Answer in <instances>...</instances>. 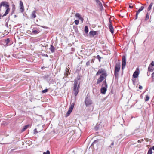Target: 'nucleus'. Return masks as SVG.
Masks as SVG:
<instances>
[{
    "label": "nucleus",
    "mask_w": 154,
    "mask_h": 154,
    "mask_svg": "<svg viewBox=\"0 0 154 154\" xmlns=\"http://www.w3.org/2000/svg\"><path fill=\"white\" fill-rule=\"evenodd\" d=\"M38 30V28L36 27H33V29H32L31 30Z\"/></svg>",
    "instance_id": "obj_38"
},
{
    "label": "nucleus",
    "mask_w": 154,
    "mask_h": 154,
    "mask_svg": "<svg viewBox=\"0 0 154 154\" xmlns=\"http://www.w3.org/2000/svg\"><path fill=\"white\" fill-rule=\"evenodd\" d=\"M150 149H151L152 150H154V146H153L152 147L150 148Z\"/></svg>",
    "instance_id": "obj_44"
},
{
    "label": "nucleus",
    "mask_w": 154,
    "mask_h": 154,
    "mask_svg": "<svg viewBox=\"0 0 154 154\" xmlns=\"http://www.w3.org/2000/svg\"><path fill=\"white\" fill-rule=\"evenodd\" d=\"M90 64V61H88V62H87L86 63V65L87 66H88Z\"/></svg>",
    "instance_id": "obj_34"
},
{
    "label": "nucleus",
    "mask_w": 154,
    "mask_h": 154,
    "mask_svg": "<svg viewBox=\"0 0 154 154\" xmlns=\"http://www.w3.org/2000/svg\"><path fill=\"white\" fill-rule=\"evenodd\" d=\"M16 9L15 6L14 4H13L12 5V10L15 11Z\"/></svg>",
    "instance_id": "obj_27"
},
{
    "label": "nucleus",
    "mask_w": 154,
    "mask_h": 154,
    "mask_svg": "<svg viewBox=\"0 0 154 154\" xmlns=\"http://www.w3.org/2000/svg\"><path fill=\"white\" fill-rule=\"evenodd\" d=\"M34 134H36L38 133V132L36 128L34 130Z\"/></svg>",
    "instance_id": "obj_33"
},
{
    "label": "nucleus",
    "mask_w": 154,
    "mask_h": 154,
    "mask_svg": "<svg viewBox=\"0 0 154 154\" xmlns=\"http://www.w3.org/2000/svg\"><path fill=\"white\" fill-rule=\"evenodd\" d=\"M15 11L11 10V15H12L14 12Z\"/></svg>",
    "instance_id": "obj_41"
},
{
    "label": "nucleus",
    "mask_w": 154,
    "mask_h": 154,
    "mask_svg": "<svg viewBox=\"0 0 154 154\" xmlns=\"http://www.w3.org/2000/svg\"><path fill=\"white\" fill-rule=\"evenodd\" d=\"M84 31L86 34L88 33V28L87 26H85V27Z\"/></svg>",
    "instance_id": "obj_22"
},
{
    "label": "nucleus",
    "mask_w": 154,
    "mask_h": 154,
    "mask_svg": "<svg viewBox=\"0 0 154 154\" xmlns=\"http://www.w3.org/2000/svg\"><path fill=\"white\" fill-rule=\"evenodd\" d=\"M79 19H80L81 20V21L82 22V23H83V21H84V19H83V18H82V17H81Z\"/></svg>",
    "instance_id": "obj_36"
},
{
    "label": "nucleus",
    "mask_w": 154,
    "mask_h": 154,
    "mask_svg": "<svg viewBox=\"0 0 154 154\" xmlns=\"http://www.w3.org/2000/svg\"><path fill=\"white\" fill-rule=\"evenodd\" d=\"M75 16L76 17H78L79 19L80 17H81L80 14L79 13H76V14Z\"/></svg>",
    "instance_id": "obj_24"
},
{
    "label": "nucleus",
    "mask_w": 154,
    "mask_h": 154,
    "mask_svg": "<svg viewBox=\"0 0 154 154\" xmlns=\"http://www.w3.org/2000/svg\"><path fill=\"white\" fill-rule=\"evenodd\" d=\"M98 31H91L89 32L90 36L93 37L95 35H98Z\"/></svg>",
    "instance_id": "obj_11"
},
{
    "label": "nucleus",
    "mask_w": 154,
    "mask_h": 154,
    "mask_svg": "<svg viewBox=\"0 0 154 154\" xmlns=\"http://www.w3.org/2000/svg\"><path fill=\"white\" fill-rule=\"evenodd\" d=\"M129 7L131 8H133V6H132L131 5H129Z\"/></svg>",
    "instance_id": "obj_46"
},
{
    "label": "nucleus",
    "mask_w": 154,
    "mask_h": 154,
    "mask_svg": "<svg viewBox=\"0 0 154 154\" xmlns=\"http://www.w3.org/2000/svg\"><path fill=\"white\" fill-rule=\"evenodd\" d=\"M101 74L100 77L97 79V84H99L103 81L102 87L100 89L101 93L103 94H105L107 91L108 87L106 79L107 76V72L105 69L101 68L99 69L97 72L96 75L98 76Z\"/></svg>",
    "instance_id": "obj_1"
},
{
    "label": "nucleus",
    "mask_w": 154,
    "mask_h": 154,
    "mask_svg": "<svg viewBox=\"0 0 154 154\" xmlns=\"http://www.w3.org/2000/svg\"><path fill=\"white\" fill-rule=\"evenodd\" d=\"M154 70V62L152 61L149 65L148 69V72H152Z\"/></svg>",
    "instance_id": "obj_8"
},
{
    "label": "nucleus",
    "mask_w": 154,
    "mask_h": 154,
    "mask_svg": "<svg viewBox=\"0 0 154 154\" xmlns=\"http://www.w3.org/2000/svg\"><path fill=\"white\" fill-rule=\"evenodd\" d=\"M149 96L148 95H146V97L145 99V101L146 102L148 101L149 100Z\"/></svg>",
    "instance_id": "obj_25"
},
{
    "label": "nucleus",
    "mask_w": 154,
    "mask_h": 154,
    "mask_svg": "<svg viewBox=\"0 0 154 154\" xmlns=\"http://www.w3.org/2000/svg\"><path fill=\"white\" fill-rule=\"evenodd\" d=\"M149 19V15L148 14V13H147L146 14V18H145V20H147Z\"/></svg>",
    "instance_id": "obj_28"
},
{
    "label": "nucleus",
    "mask_w": 154,
    "mask_h": 154,
    "mask_svg": "<svg viewBox=\"0 0 154 154\" xmlns=\"http://www.w3.org/2000/svg\"><path fill=\"white\" fill-rule=\"evenodd\" d=\"M99 60V62H100V59L101 58V57L99 55H97L96 57Z\"/></svg>",
    "instance_id": "obj_30"
},
{
    "label": "nucleus",
    "mask_w": 154,
    "mask_h": 154,
    "mask_svg": "<svg viewBox=\"0 0 154 154\" xmlns=\"http://www.w3.org/2000/svg\"><path fill=\"white\" fill-rule=\"evenodd\" d=\"M36 10L34 11H32V13L31 14V17L32 18L34 19L36 17Z\"/></svg>",
    "instance_id": "obj_13"
},
{
    "label": "nucleus",
    "mask_w": 154,
    "mask_h": 154,
    "mask_svg": "<svg viewBox=\"0 0 154 154\" xmlns=\"http://www.w3.org/2000/svg\"><path fill=\"white\" fill-rule=\"evenodd\" d=\"M139 74V72L137 71H135L133 73V76L134 78H137Z\"/></svg>",
    "instance_id": "obj_18"
},
{
    "label": "nucleus",
    "mask_w": 154,
    "mask_h": 154,
    "mask_svg": "<svg viewBox=\"0 0 154 154\" xmlns=\"http://www.w3.org/2000/svg\"><path fill=\"white\" fill-rule=\"evenodd\" d=\"M153 3L152 2L150 4L147 9V10L148 11H149L151 10V9L153 5Z\"/></svg>",
    "instance_id": "obj_21"
},
{
    "label": "nucleus",
    "mask_w": 154,
    "mask_h": 154,
    "mask_svg": "<svg viewBox=\"0 0 154 154\" xmlns=\"http://www.w3.org/2000/svg\"><path fill=\"white\" fill-rule=\"evenodd\" d=\"M85 102L86 106L87 107H88L93 103L92 100L90 98L88 97H86Z\"/></svg>",
    "instance_id": "obj_5"
},
{
    "label": "nucleus",
    "mask_w": 154,
    "mask_h": 154,
    "mask_svg": "<svg viewBox=\"0 0 154 154\" xmlns=\"http://www.w3.org/2000/svg\"><path fill=\"white\" fill-rule=\"evenodd\" d=\"M17 15H14V18H16V17H17Z\"/></svg>",
    "instance_id": "obj_49"
},
{
    "label": "nucleus",
    "mask_w": 154,
    "mask_h": 154,
    "mask_svg": "<svg viewBox=\"0 0 154 154\" xmlns=\"http://www.w3.org/2000/svg\"><path fill=\"white\" fill-rule=\"evenodd\" d=\"M81 76L79 75V74L76 78L74 80V82H75H75H76L77 83V84L78 85V81L80 80L81 79Z\"/></svg>",
    "instance_id": "obj_16"
},
{
    "label": "nucleus",
    "mask_w": 154,
    "mask_h": 154,
    "mask_svg": "<svg viewBox=\"0 0 154 154\" xmlns=\"http://www.w3.org/2000/svg\"><path fill=\"white\" fill-rule=\"evenodd\" d=\"M114 142H112L111 144V145L109 146L110 147H111V146H113L114 145Z\"/></svg>",
    "instance_id": "obj_43"
},
{
    "label": "nucleus",
    "mask_w": 154,
    "mask_h": 154,
    "mask_svg": "<svg viewBox=\"0 0 154 154\" xmlns=\"http://www.w3.org/2000/svg\"><path fill=\"white\" fill-rule=\"evenodd\" d=\"M42 27H43V28H44V26H42Z\"/></svg>",
    "instance_id": "obj_55"
},
{
    "label": "nucleus",
    "mask_w": 154,
    "mask_h": 154,
    "mask_svg": "<svg viewBox=\"0 0 154 154\" xmlns=\"http://www.w3.org/2000/svg\"><path fill=\"white\" fill-rule=\"evenodd\" d=\"M79 20H76L74 21L75 24L76 25H77L79 24Z\"/></svg>",
    "instance_id": "obj_29"
},
{
    "label": "nucleus",
    "mask_w": 154,
    "mask_h": 154,
    "mask_svg": "<svg viewBox=\"0 0 154 154\" xmlns=\"http://www.w3.org/2000/svg\"><path fill=\"white\" fill-rule=\"evenodd\" d=\"M30 126L29 125H27L25 126L23 128V129L22 130V131H25L26 129H27Z\"/></svg>",
    "instance_id": "obj_20"
},
{
    "label": "nucleus",
    "mask_w": 154,
    "mask_h": 154,
    "mask_svg": "<svg viewBox=\"0 0 154 154\" xmlns=\"http://www.w3.org/2000/svg\"><path fill=\"white\" fill-rule=\"evenodd\" d=\"M29 32H31V34H33L34 35H35L38 34V30H31V31H29Z\"/></svg>",
    "instance_id": "obj_14"
},
{
    "label": "nucleus",
    "mask_w": 154,
    "mask_h": 154,
    "mask_svg": "<svg viewBox=\"0 0 154 154\" xmlns=\"http://www.w3.org/2000/svg\"><path fill=\"white\" fill-rule=\"evenodd\" d=\"M45 77L46 78H48V75H45Z\"/></svg>",
    "instance_id": "obj_47"
},
{
    "label": "nucleus",
    "mask_w": 154,
    "mask_h": 154,
    "mask_svg": "<svg viewBox=\"0 0 154 154\" xmlns=\"http://www.w3.org/2000/svg\"><path fill=\"white\" fill-rule=\"evenodd\" d=\"M152 150L150 148L148 150L147 154H152Z\"/></svg>",
    "instance_id": "obj_26"
},
{
    "label": "nucleus",
    "mask_w": 154,
    "mask_h": 154,
    "mask_svg": "<svg viewBox=\"0 0 154 154\" xmlns=\"http://www.w3.org/2000/svg\"><path fill=\"white\" fill-rule=\"evenodd\" d=\"M141 140H142V141H143L144 140H143V139H142Z\"/></svg>",
    "instance_id": "obj_53"
},
{
    "label": "nucleus",
    "mask_w": 154,
    "mask_h": 154,
    "mask_svg": "<svg viewBox=\"0 0 154 154\" xmlns=\"http://www.w3.org/2000/svg\"><path fill=\"white\" fill-rule=\"evenodd\" d=\"M137 142L138 143H141V141L140 140H138Z\"/></svg>",
    "instance_id": "obj_48"
},
{
    "label": "nucleus",
    "mask_w": 154,
    "mask_h": 154,
    "mask_svg": "<svg viewBox=\"0 0 154 154\" xmlns=\"http://www.w3.org/2000/svg\"><path fill=\"white\" fill-rule=\"evenodd\" d=\"M144 8V7L143 6H142L137 11V13H138L139 14V13L142 10H143V9Z\"/></svg>",
    "instance_id": "obj_19"
},
{
    "label": "nucleus",
    "mask_w": 154,
    "mask_h": 154,
    "mask_svg": "<svg viewBox=\"0 0 154 154\" xmlns=\"http://www.w3.org/2000/svg\"><path fill=\"white\" fill-rule=\"evenodd\" d=\"M126 64V57L123 55L122 57V69H123L125 67Z\"/></svg>",
    "instance_id": "obj_7"
},
{
    "label": "nucleus",
    "mask_w": 154,
    "mask_h": 154,
    "mask_svg": "<svg viewBox=\"0 0 154 154\" xmlns=\"http://www.w3.org/2000/svg\"><path fill=\"white\" fill-rule=\"evenodd\" d=\"M95 1L97 4H98L99 6H102L101 2L99 0H95Z\"/></svg>",
    "instance_id": "obj_23"
},
{
    "label": "nucleus",
    "mask_w": 154,
    "mask_h": 154,
    "mask_svg": "<svg viewBox=\"0 0 154 154\" xmlns=\"http://www.w3.org/2000/svg\"><path fill=\"white\" fill-rule=\"evenodd\" d=\"M132 81L133 82H134L135 81H134V80L133 79H132Z\"/></svg>",
    "instance_id": "obj_50"
},
{
    "label": "nucleus",
    "mask_w": 154,
    "mask_h": 154,
    "mask_svg": "<svg viewBox=\"0 0 154 154\" xmlns=\"http://www.w3.org/2000/svg\"><path fill=\"white\" fill-rule=\"evenodd\" d=\"M1 7L2 6L5 7V9H6L5 11V13L2 15V16L4 17L6 16L7 14L9 13L10 9L9 8V3L6 1L2 2L0 3Z\"/></svg>",
    "instance_id": "obj_2"
},
{
    "label": "nucleus",
    "mask_w": 154,
    "mask_h": 154,
    "mask_svg": "<svg viewBox=\"0 0 154 154\" xmlns=\"http://www.w3.org/2000/svg\"><path fill=\"white\" fill-rule=\"evenodd\" d=\"M20 11L23 13L24 11V7L23 2L21 0L20 1Z\"/></svg>",
    "instance_id": "obj_9"
},
{
    "label": "nucleus",
    "mask_w": 154,
    "mask_h": 154,
    "mask_svg": "<svg viewBox=\"0 0 154 154\" xmlns=\"http://www.w3.org/2000/svg\"><path fill=\"white\" fill-rule=\"evenodd\" d=\"M149 72H147V75L148 76H149L150 75V73H149Z\"/></svg>",
    "instance_id": "obj_45"
},
{
    "label": "nucleus",
    "mask_w": 154,
    "mask_h": 154,
    "mask_svg": "<svg viewBox=\"0 0 154 154\" xmlns=\"http://www.w3.org/2000/svg\"><path fill=\"white\" fill-rule=\"evenodd\" d=\"M153 11H154V6L153 7Z\"/></svg>",
    "instance_id": "obj_54"
},
{
    "label": "nucleus",
    "mask_w": 154,
    "mask_h": 154,
    "mask_svg": "<svg viewBox=\"0 0 154 154\" xmlns=\"http://www.w3.org/2000/svg\"><path fill=\"white\" fill-rule=\"evenodd\" d=\"M5 43L7 45H10L12 44L11 42H10V39L9 38L5 39Z\"/></svg>",
    "instance_id": "obj_12"
},
{
    "label": "nucleus",
    "mask_w": 154,
    "mask_h": 154,
    "mask_svg": "<svg viewBox=\"0 0 154 154\" xmlns=\"http://www.w3.org/2000/svg\"><path fill=\"white\" fill-rule=\"evenodd\" d=\"M75 32H77L78 31V29H77V27L75 28Z\"/></svg>",
    "instance_id": "obj_42"
},
{
    "label": "nucleus",
    "mask_w": 154,
    "mask_h": 154,
    "mask_svg": "<svg viewBox=\"0 0 154 154\" xmlns=\"http://www.w3.org/2000/svg\"><path fill=\"white\" fill-rule=\"evenodd\" d=\"M99 141V140H97L94 141V142L92 143V145H93L94 144H95L97 143H98Z\"/></svg>",
    "instance_id": "obj_32"
},
{
    "label": "nucleus",
    "mask_w": 154,
    "mask_h": 154,
    "mask_svg": "<svg viewBox=\"0 0 154 154\" xmlns=\"http://www.w3.org/2000/svg\"><path fill=\"white\" fill-rule=\"evenodd\" d=\"M45 68V67H44V66H43V67H41V68H42V69H43V68Z\"/></svg>",
    "instance_id": "obj_51"
},
{
    "label": "nucleus",
    "mask_w": 154,
    "mask_h": 154,
    "mask_svg": "<svg viewBox=\"0 0 154 154\" xmlns=\"http://www.w3.org/2000/svg\"><path fill=\"white\" fill-rule=\"evenodd\" d=\"M139 14L138 13H136V14L135 16V20H136L137 18H138V15Z\"/></svg>",
    "instance_id": "obj_37"
},
{
    "label": "nucleus",
    "mask_w": 154,
    "mask_h": 154,
    "mask_svg": "<svg viewBox=\"0 0 154 154\" xmlns=\"http://www.w3.org/2000/svg\"><path fill=\"white\" fill-rule=\"evenodd\" d=\"M69 74L70 73L69 72V69L67 68H66V72L64 73L65 76L66 77L67 76L69 75Z\"/></svg>",
    "instance_id": "obj_17"
},
{
    "label": "nucleus",
    "mask_w": 154,
    "mask_h": 154,
    "mask_svg": "<svg viewBox=\"0 0 154 154\" xmlns=\"http://www.w3.org/2000/svg\"><path fill=\"white\" fill-rule=\"evenodd\" d=\"M108 26L110 30V31L112 34L114 33V29L111 23L110 20H109V23L108 24Z\"/></svg>",
    "instance_id": "obj_10"
},
{
    "label": "nucleus",
    "mask_w": 154,
    "mask_h": 154,
    "mask_svg": "<svg viewBox=\"0 0 154 154\" xmlns=\"http://www.w3.org/2000/svg\"><path fill=\"white\" fill-rule=\"evenodd\" d=\"M94 59H91V63H93L94 62Z\"/></svg>",
    "instance_id": "obj_40"
},
{
    "label": "nucleus",
    "mask_w": 154,
    "mask_h": 154,
    "mask_svg": "<svg viewBox=\"0 0 154 154\" xmlns=\"http://www.w3.org/2000/svg\"><path fill=\"white\" fill-rule=\"evenodd\" d=\"M48 91V89H46L44 90H43L42 91V92L43 93H45L46 92H47Z\"/></svg>",
    "instance_id": "obj_31"
},
{
    "label": "nucleus",
    "mask_w": 154,
    "mask_h": 154,
    "mask_svg": "<svg viewBox=\"0 0 154 154\" xmlns=\"http://www.w3.org/2000/svg\"><path fill=\"white\" fill-rule=\"evenodd\" d=\"M49 49L52 53H54L55 51V48L52 45H51Z\"/></svg>",
    "instance_id": "obj_15"
},
{
    "label": "nucleus",
    "mask_w": 154,
    "mask_h": 154,
    "mask_svg": "<svg viewBox=\"0 0 154 154\" xmlns=\"http://www.w3.org/2000/svg\"><path fill=\"white\" fill-rule=\"evenodd\" d=\"M143 88L142 86L141 85H139V88L140 89H142Z\"/></svg>",
    "instance_id": "obj_39"
},
{
    "label": "nucleus",
    "mask_w": 154,
    "mask_h": 154,
    "mask_svg": "<svg viewBox=\"0 0 154 154\" xmlns=\"http://www.w3.org/2000/svg\"><path fill=\"white\" fill-rule=\"evenodd\" d=\"M121 67V63L118 62L116 63L115 66L114 75L116 78H118V72L120 71Z\"/></svg>",
    "instance_id": "obj_3"
},
{
    "label": "nucleus",
    "mask_w": 154,
    "mask_h": 154,
    "mask_svg": "<svg viewBox=\"0 0 154 154\" xmlns=\"http://www.w3.org/2000/svg\"><path fill=\"white\" fill-rule=\"evenodd\" d=\"M74 105L75 104L74 103H72L71 104L68 111L65 116V117H67L70 114L73 109Z\"/></svg>",
    "instance_id": "obj_6"
},
{
    "label": "nucleus",
    "mask_w": 154,
    "mask_h": 154,
    "mask_svg": "<svg viewBox=\"0 0 154 154\" xmlns=\"http://www.w3.org/2000/svg\"><path fill=\"white\" fill-rule=\"evenodd\" d=\"M45 56L48 57V55L47 54H46Z\"/></svg>",
    "instance_id": "obj_52"
},
{
    "label": "nucleus",
    "mask_w": 154,
    "mask_h": 154,
    "mask_svg": "<svg viewBox=\"0 0 154 154\" xmlns=\"http://www.w3.org/2000/svg\"><path fill=\"white\" fill-rule=\"evenodd\" d=\"M43 154H50V152L49 150H47L46 152H44Z\"/></svg>",
    "instance_id": "obj_35"
},
{
    "label": "nucleus",
    "mask_w": 154,
    "mask_h": 154,
    "mask_svg": "<svg viewBox=\"0 0 154 154\" xmlns=\"http://www.w3.org/2000/svg\"><path fill=\"white\" fill-rule=\"evenodd\" d=\"M80 88V83H79L78 85L77 84V83L75 81L73 85V93L75 97H76L79 92V89Z\"/></svg>",
    "instance_id": "obj_4"
}]
</instances>
